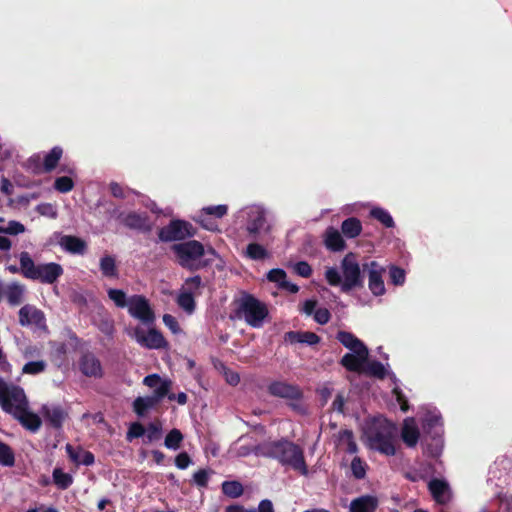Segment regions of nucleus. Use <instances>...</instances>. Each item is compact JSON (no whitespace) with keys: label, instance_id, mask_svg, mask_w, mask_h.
Segmentation results:
<instances>
[{"label":"nucleus","instance_id":"nucleus-10","mask_svg":"<svg viewBox=\"0 0 512 512\" xmlns=\"http://www.w3.org/2000/svg\"><path fill=\"white\" fill-rule=\"evenodd\" d=\"M128 313L143 324L151 325L155 321V313L148 299L143 295H132L127 306Z\"/></svg>","mask_w":512,"mask_h":512},{"label":"nucleus","instance_id":"nucleus-62","mask_svg":"<svg viewBox=\"0 0 512 512\" xmlns=\"http://www.w3.org/2000/svg\"><path fill=\"white\" fill-rule=\"evenodd\" d=\"M320 337L314 333V332H310V331H305V332H302V344H307V345H310V346H313V345H316L320 342Z\"/></svg>","mask_w":512,"mask_h":512},{"label":"nucleus","instance_id":"nucleus-60","mask_svg":"<svg viewBox=\"0 0 512 512\" xmlns=\"http://www.w3.org/2000/svg\"><path fill=\"white\" fill-rule=\"evenodd\" d=\"M393 395L395 396L397 402L400 405V409L403 412H407L409 409L408 400L402 390L399 387H395L392 390Z\"/></svg>","mask_w":512,"mask_h":512},{"label":"nucleus","instance_id":"nucleus-51","mask_svg":"<svg viewBox=\"0 0 512 512\" xmlns=\"http://www.w3.org/2000/svg\"><path fill=\"white\" fill-rule=\"evenodd\" d=\"M202 286V278L200 275H195L192 277L187 278L184 281V284L182 288L180 289L181 292H190L194 295V292L199 290Z\"/></svg>","mask_w":512,"mask_h":512},{"label":"nucleus","instance_id":"nucleus-2","mask_svg":"<svg viewBox=\"0 0 512 512\" xmlns=\"http://www.w3.org/2000/svg\"><path fill=\"white\" fill-rule=\"evenodd\" d=\"M342 276L335 267H329L325 271V279L330 286H340L343 293L364 287L363 263H359L357 255L347 253L340 263Z\"/></svg>","mask_w":512,"mask_h":512},{"label":"nucleus","instance_id":"nucleus-14","mask_svg":"<svg viewBox=\"0 0 512 512\" xmlns=\"http://www.w3.org/2000/svg\"><path fill=\"white\" fill-rule=\"evenodd\" d=\"M78 367L86 377L101 378L103 376L101 362L93 352L86 351L82 353L78 361Z\"/></svg>","mask_w":512,"mask_h":512},{"label":"nucleus","instance_id":"nucleus-54","mask_svg":"<svg viewBox=\"0 0 512 512\" xmlns=\"http://www.w3.org/2000/svg\"><path fill=\"white\" fill-rule=\"evenodd\" d=\"M162 428L159 423H149L146 430V438L148 442L158 440L161 436Z\"/></svg>","mask_w":512,"mask_h":512},{"label":"nucleus","instance_id":"nucleus-57","mask_svg":"<svg viewBox=\"0 0 512 512\" xmlns=\"http://www.w3.org/2000/svg\"><path fill=\"white\" fill-rule=\"evenodd\" d=\"M23 232H25V226L15 220L9 221L8 225L5 227V234L18 235Z\"/></svg>","mask_w":512,"mask_h":512},{"label":"nucleus","instance_id":"nucleus-45","mask_svg":"<svg viewBox=\"0 0 512 512\" xmlns=\"http://www.w3.org/2000/svg\"><path fill=\"white\" fill-rule=\"evenodd\" d=\"M15 463V455L12 448L0 441V464L3 466H13Z\"/></svg>","mask_w":512,"mask_h":512},{"label":"nucleus","instance_id":"nucleus-4","mask_svg":"<svg viewBox=\"0 0 512 512\" xmlns=\"http://www.w3.org/2000/svg\"><path fill=\"white\" fill-rule=\"evenodd\" d=\"M365 434L371 449L386 456H393L396 453L393 443L395 426L387 419L375 418L367 427Z\"/></svg>","mask_w":512,"mask_h":512},{"label":"nucleus","instance_id":"nucleus-23","mask_svg":"<svg viewBox=\"0 0 512 512\" xmlns=\"http://www.w3.org/2000/svg\"><path fill=\"white\" fill-rule=\"evenodd\" d=\"M428 489L437 503L445 504L449 500V485L446 481L434 478L429 482Z\"/></svg>","mask_w":512,"mask_h":512},{"label":"nucleus","instance_id":"nucleus-37","mask_svg":"<svg viewBox=\"0 0 512 512\" xmlns=\"http://www.w3.org/2000/svg\"><path fill=\"white\" fill-rule=\"evenodd\" d=\"M370 216L379 221L386 228H393L395 222L390 213L381 207H374L370 210Z\"/></svg>","mask_w":512,"mask_h":512},{"label":"nucleus","instance_id":"nucleus-34","mask_svg":"<svg viewBox=\"0 0 512 512\" xmlns=\"http://www.w3.org/2000/svg\"><path fill=\"white\" fill-rule=\"evenodd\" d=\"M365 375L370 377H375L377 379L383 380L388 375L385 366L377 360L368 361L364 365L363 372Z\"/></svg>","mask_w":512,"mask_h":512},{"label":"nucleus","instance_id":"nucleus-41","mask_svg":"<svg viewBox=\"0 0 512 512\" xmlns=\"http://www.w3.org/2000/svg\"><path fill=\"white\" fill-rule=\"evenodd\" d=\"M156 404L148 397H137L133 401V411L140 417L144 416L149 409H152Z\"/></svg>","mask_w":512,"mask_h":512},{"label":"nucleus","instance_id":"nucleus-39","mask_svg":"<svg viewBox=\"0 0 512 512\" xmlns=\"http://www.w3.org/2000/svg\"><path fill=\"white\" fill-rule=\"evenodd\" d=\"M52 476L54 484L61 490L68 489L73 483V477L65 473L61 468H55Z\"/></svg>","mask_w":512,"mask_h":512},{"label":"nucleus","instance_id":"nucleus-52","mask_svg":"<svg viewBox=\"0 0 512 512\" xmlns=\"http://www.w3.org/2000/svg\"><path fill=\"white\" fill-rule=\"evenodd\" d=\"M146 429L140 422H133L128 429L126 439L132 441L145 435Z\"/></svg>","mask_w":512,"mask_h":512},{"label":"nucleus","instance_id":"nucleus-28","mask_svg":"<svg viewBox=\"0 0 512 512\" xmlns=\"http://www.w3.org/2000/svg\"><path fill=\"white\" fill-rule=\"evenodd\" d=\"M337 442L338 446L343 448L345 452L349 454H355L358 452V446L354 439V434L352 430H341L338 433Z\"/></svg>","mask_w":512,"mask_h":512},{"label":"nucleus","instance_id":"nucleus-33","mask_svg":"<svg viewBox=\"0 0 512 512\" xmlns=\"http://www.w3.org/2000/svg\"><path fill=\"white\" fill-rule=\"evenodd\" d=\"M225 512H275V510L271 500L263 499L258 505V510L254 508L246 509L240 504H232L225 508Z\"/></svg>","mask_w":512,"mask_h":512},{"label":"nucleus","instance_id":"nucleus-42","mask_svg":"<svg viewBox=\"0 0 512 512\" xmlns=\"http://www.w3.org/2000/svg\"><path fill=\"white\" fill-rule=\"evenodd\" d=\"M183 438L182 432L179 429L174 428L166 435L164 445L168 449L177 450L180 448Z\"/></svg>","mask_w":512,"mask_h":512},{"label":"nucleus","instance_id":"nucleus-16","mask_svg":"<svg viewBox=\"0 0 512 512\" xmlns=\"http://www.w3.org/2000/svg\"><path fill=\"white\" fill-rule=\"evenodd\" d=\"M368 357L369 351H352L341 358L340 364L350 372L362 373Z\"/></svg>","mask_w":512,"mask_h":512},{"label":"nucleus","instance_id":"nucleus-8","mask_svg":"<svg viewBox=\"0 0 512 512\" xmlns=\"http://www.w3.org/2000/svg\"><path fill=\"white\" fill-rule=\"evenodd\" d=\"M197 229L188 221L173 219L166 226L158 231V238L161 242L183 241L194 237Z\"/></svg>","mask_w":512,"mask_h":512},{"label":"nucleus","instance_id":"nucleus-32","mask_svg":"<svg viewBox=\"0 0 512 512\" xmlns=\"http://www.w3.org/2000/svg\"><path fill=\"white\" fill-rule=\"evenodd\" d=\"M100 271L106 278H118L119 271L116 265V259L112 255H104L99 262Z\"/></svg>","mask_w":512,"mask_h":512},{"label":"nucleus","instance_id":"nucleus-6","mask_svg":"<svg viewBox=\"0 0 512 512\" xmlns=\"http://www.w3.org/2000/svg\"><path fill=\"white\" fill-rule=\"evenodd\" d=\"M235 313L237 318L244 319L249 326L260 328L269 311L265 303L253 295L245 293L240 298Z\"/></svg>","mask_w":512,"mask_h":512},{"label":"nucleus","instance_id":"nucleus-25","mask_svg":"<svg viewBox=\"0 0 512 512\" xmlns=\"http://www.w3.org/2000/svg\"><path fill=\"white\" fill-rule=\"evenodd\" d=\"M14 418H16L17 420H19V422L28 430L32 431V432H36L40 426H41V419L40 417L33 413V412H30L28 410V407L27 408H22L21 410H19L18 412H16L15 414H13Z\"/></svg>","mask_w":512,"mask_h":512},{"label":"nucleus","instance_id":"nucleus-7","mask_svg":"<svg viewBox=\"0 0 512 512\" xmlns=\"http://www.w3.org/2000/svg\"><path fill=\"white\" fill-rule=\"evenodd\" d=\"M0 405L5 412L11 415L22 408H27L28 401L23 388L8 384L0 377Z\"/></svg>","mask_w":512,"mask_h":512},{"label":"nucleus","instance_id":"nucleus-27","mask_svg":"<svg viewBox=\"0 0 512 512\" xmlns=\"http://www.w3.org/2000/svg\"><path fill=\"white\" fill-rule=\"evenodd\" d=\"M336 339L350 351H369L367 346L351 332L338 331Z\"/></svg>","mask_w":512,"mask_h":512},{"label":"nucleus","instance_id":"nucleus-35","mask_svg":"<svg viewBox=\"0 0 512 512\" xmlns=\"http://www.w3.org/2000/svg\"><path fill=\"white\" fill-rule=\"evenodd\" d=\"M420 432L416 425L405 422L402 428V439L409 447H414L419 440Z\"/></svg>","mask_w":512,"mask_h":512},{"label":"nucleus","instance_id":"nucleus-64","mask_svg":"<svg viewBox=\"0 0 512 512\" xmlns=\"http://www.w3.org/2000/svg\"><path fill=\"white\" fill-rule=\"evenodd\" d=\"M79 452H81L80 464H83L85 466H90L94 464L95 457L92 452L83 450L82 448H79Z\"/></svg>","mask_w":512,"mask_h":512},{"label":"nucleus","instance_id":"nucleus-43","mask_svg":"<svg viewBox=\"0 0 512 512\" xmlns=\"http://www.w3.org/2000/svg\"><path fill=\"white\" fill-rule=\"evenodd\" d=\"M107 294L110 300H112L116 307L125 308L129 304V298L127 299L126 293L121 289L110 288L107 290Z\"/></svg>","mask_w":512,"mask_h":512},{"label":"nucleus","instance_id":"nucleus-56","mask_svg":"<svg viewBox=\"0 0 512 512\" xmlns=\"http://www.w3.org/2000/svg\"><path fill=\"white\" fill-rule=\"evenodd\" d=\"M192 463V459L191 457L189 456V454L187 452H180L176 457H175V465L177 468L181 469V470H184L186 468L189 467V465Z\"/></svg>","mask_w":512,"mask_h":512},{"label":"nucleus","instance_id":"nucleus-50","mask_svg":"<svg viewBox=\"0 0 512 512\" xmlns=\"http://www.w3.org/2000/svg\"><path fill=\"white\" fill-rule=\"evenodd\" d=\"M389 277L392 284L395 286H401L405 282L406 273L404 269L391 265L389 268Z\"/></svg>","mask_w":512,"mask_h":512},{"label":"nucleus","instance_id":"nucleus-22","mask_svg":"<svg viewBox=\"0 0 512 512\" xmlns=\"http://www.w3.org/2000/svg\"><path fill=\"white\" fill-rule=\"evenodd\" d=\"M59 244L71 254L83 255L87 251L86 241L77 236L64 235L60 238Z\"/></svg>","mask_w":512,"mask_h":512},{"label":"nucleus","instance_id":"nucleus-5","mask_svg":"<svg viewBox=\"0 0 512 512\" xmlns=\"http://www.w3.org/2000/svg\"><path fill=\"white\" fill-rule=\"evenodd\" d=\"M19 262L22 276L29 280L53 284L63 274V268L58 263L50 262L36 265L27 251L20 253Z\"/></svg>","mask_w":512,"mask_h":512},{"label":"nucleus","instance_id":"nucleus-46","mask_svg":"<svg viewBox=\"0 0 512 512\" xmlns=\"http://www.w3.org/2000/svg\"><path fill=\"white\" fill-rule=\"evenodd\" d=\"M351 471L355 479L361 480L366 476L367 464L358 456L351 461Z\"/></svg>","mask_w":512,"mask_h":512},{"label":"nucleus","instance_id":"nucleus-44","mask_svg":"<svg viewBox=\"0 0 512 512\" xmlns=\"http://www.w3.org/2000/svg\"><path fill=\"white\" fill-rule=\"evenodd\" d=\"M25 168L35 175L46 173L43 168V158H41L40 154H33L29 157L25 162Z\"/></svg>","mask_w":512,"mask_h":512},{"label":"nucleus","instance_id":"nucleus-19","mask_svg":"<svg viewBox=\"0 0 512 512\" xmlns=\"http://www.w3.org/2000/svg\"><path fill=\"white\" fill-rule=\"evenodd\" d=\"M246 230L250 238L256 240L262 231H268L266 216L263 211H256L250 215Z\"/></svg>","mask_w":512,"mask_h":512},{"label":"nucleus","instance_id":"nucleus-31","mask_svg":"<svg viewBox=\"0 0 512 512\" xmlns=\"http://www.w3.org/2000/svg\"><path fill=\"white\" fill-rule=\"evenodd\" d=\"M24 291L25 288L22 284L16 282L9 284L5 291L8 304L10 306L20 305L23 301Z\"/></svg>","mask_w":512,"mask_h":512},{"label":"nucleus","instance_id":"nucleus-53","mask_svg":"<svg viewBox=\"0 0 512 512\" xmlns=\"http://www.w3.org/2000/svg\"><path fill=\"white\" fill-rule=\"evenodd\" d=\"M193 483L200 488H206L209 482V471L206 469H199L192 476Z\"/></svg>","mask_w":512,"mask_h":512},{"label":"nucleus","instance_id":"nucleus-58","mask_svg":"<svg viewBox=\"0 0 512 512\" xmlns=\"http://www.w3.org/2000/svg\"><path fill=\"white\" fill-rule=\"evenodd\" d=\"M163 323L174 334H177V333H179L181 331V328L179 326V323H178L177 319L174 316H172L171 314H164L163 315Z\"/></svg>","mask_w":512,"mask_h":512},{"label":"nucleus","instance_id":"nucleus-38","mask_svg":"<svg viewBox=\"0 0 512 512\" xmlns=\"http://www.w3.org/2000/svg\"><path fill=\"white\" fill-rule=\"evenodd\" d=\"M222 492L227 497L235 499L242 496L244 488L243 485L237 480L224 481L222 483Z\"/></svg>","mask_w":512,"mask_h":512},{"label":"nucleus","instance_id":"nucleus-59","mask_svg":"<svg viewBox=\"0 0 512 512\" xmlns=\"http://www.w3.org/2000/svg\"><path fill=\"white\" fill-rule=\"evenodd\" d=\"M295 272L304 278H308L312 275V268L306 261H300L295 264L294 267Z\"/></svg>","mask_w":512,"mask_h":512},{"label":"nucleus","instance_id":"nucleus-40","mask_svg":"<svg viewBox=\"0 0 512 512\" xmlns=\"http://www.w3.org/2000/svg\"><path fill=\"white\" fill-rule=\"evenodd\" d=\"M245 254L249 259L255 261L264 260L269 257L268 251L256 242L247 245Z\"/></svg>","mask_w":512,"mask_h":512},{"label":"nucleus","instance_id":"nucleus-55","mask_svg":"<svg viewBox=\"0 0 512 512\" xmlns=\"http://www.w3.org/2000/svg\"><path fill=\"white\" fill-rule=\"evenodd\" d=\"M331 319V313L327 308L321 307L316 309L314 313V320L320 324L325 325L327 324Z\"/></svg>","mask_w":512,"mask_h":512},{"label":"nucleus","instance_id":"nucleus-24","mask_svg":"<svg viewBox=\"0 0 512 512\" xmlns=\"http://www.w3.org/2000/svg\"><path fill=\"white\" fill-rule=\"evenodd\" d=\"M93 324L107 337L112 338L115 333L114 320L102 306L94 318Z\"/></svg>","mask_w":512,"mask_h":512},{"label":"nucleus","instance_id":"nucleus-21","mask_svg":"<svg viewBox=\"0 0 512 512\" xmlns=\"http://www.w3.org/2000/svg\"><path fill=\"white\" fill-rule=\"evenodd\" d=\"M267 279L270 282L276 283L279 289L289 291L290 293H297L299 291V287L296 284L287 281V274L281 268L271 269L267 273Z\"/></svg>","mask_w":512,"mask_h":512},{"label":"nucleus","instance_id":"nucleus-12","mask_svg":"<svg viewBox=\"0 0 512 512\" xmlns=\"http://www.w3.org/2000/svg\"><path fill=\"white\" fill-rule=\"evenodd\" d=\"M134 338L141 346L148 349H162L167 346V341L162 333L154 328L145 332L142 328L136 327Z\"/></svg>","mask_w":512,"mask_h":512},{"label":"nucleus","instance_id":"nucleus-13","mask_svg":"<svg viewBox=\"0 0 512 512\" xmlns=\"http://www.w3.org/2000/svg\"><path fill=\"white\" fill-rule=\"evenodd\" d=\"M267 391L271 396L290 401H298L303 397V393L299 386L287 383L285 381L271 382L267 387Z\"/></svg>","mask_w":512,"mask_h":512},{"label":"nucleus","instance_id":"nucleus-9","mask_svg":"<svg viewBox=\"0 0 512 512\" xmlns=\"http://www.w3.org/2000/svg\"><path fill=\"white\" fill-rule=\"evenodd\" d=\"M364 277L368 278V289L376 296H382L386 293L384 284V274L386 269L375 260H365L363 262Z\"/></svg>","mask_w":512,"mask_h":512},{"label":"nucleus","instance_id":"nucleus-17","mask_svg":"<svg viewBox=\"0 0 512 512\" xmlns=\"http://www.w3.org/2000/svg\"><path fill=\"white\" fill-rule=\"evenodd\" d=\"M19 324L21 326H29L34 324L40 326L45 322L44 313L32 305H24L18 312Z\"/></svg>","mask_w":512,"mask_h":512},{"label":"nucleus","instance_id":"nucleus-47","mask_svg":"<svg viewBox=\"0 0 512 512\" xmlns=\"http://www.w3.org/2000/svg\"><path fill=\"white\" fill-rule=\"evenodd\" d=\"M171 384L172 382L170 380H165L160 386L154 389L152 395L148 397L157 405L163 398H168Z\"/></svg>","mask_w":512,"mask_h":512},{"label":"nucleus","instance_id":"nucleus-20","mask_svg":"<svg viewBox=\"0 0 512 512\" xmlns=\"http://www.w3.org/2000/svg\"><path fill=\"white\" fill-rule=\"evenodd\" d=\"M378 505L379 501L376 496L362 495L351 501L349 512H376Z\"/></svg>","mask_w":512,"mask_h":512},{"label":"nucleus","instance_id":"nucleus-61","mask_svg":"<svg viewBox=\"0 0 512 512\" xmlns=\"http://www.w3.org/2000/svg\"><path fill=\"white\" fill-rule=\"evenodd\" d=\"M166 379H162L158 374H150L144 377L143 384L149 388L156 389Z\"/></svg>","mask_w":512,"mask_h":512},{"label":"nucleus","instance_id":"nucleus-63","mask_svg":"<svg viewBox=\"0 0 512 512\" xmlns=\"http://www.w3.org/2000/svg\"><path fill=\"white\" fill-rule=\"evenodd\" d=\"M286 342L290 344L301 343L302 344V331H289L284 335Z\"/></svg>","mask_w":512,"mask_h":512},{"label":"nucleus","instance_id":"nucleus-30","mask_svg":"<svg viewBox=\"0 0 512 512\" xmlns=\"http://www.w3.org/2000/svg\"><path fill=\"white\" fill-rule=\"evenodd\" d=\"M362 232V223L356 217H349L341 224V233L349 239L356 238Z\"/></svg>","mask_w":512,"mask_h":512},{"label":"nucleus","instance_id":"nucleus-11","mask_svg":"<svg viewBox=\"0 0 512 512\" xmlns=\"http://www.w3.org/2000/svg\"><path fill=\"white\" fill-rule=\"evenodd\" d=\"M113 215L115 216L116 220L131 230L148 232L152 228L149 221V216L145 212L138 213L135 211H130L125 213L122 211L114 210Z\"/></svg>","mask_w":512,"mask_h":512},{"label":"nucleus","instance_id":"nucleus-48","mask_svg":"<svg viewBox=\"0 0 512 512\" xmlns=\"http://www.w3.org/2000/svg\"><path fill=\"white\" fill-rule=\"evenodd\" d=\"M47 364L43 360L27 362L23 368V374L37 375L45 371Z\"/></svg>","mask_w":512,"mask_h":512},{"label":"nucleus","instance_id":"nucleus-15","mask_svg":"<svg viewBox=\"0 0 512 512\" xmlns=\"http://www.w3.org/2000/svg\"><path fill=\"white\" fill-rule=\"evenodd\" d=\"M228 212V206L224 204L216 205V206H207L203 207L196 218V221L205 229L209 231H214L217 229V224L207 219V216H213L215 218H223Z\"/></svg>","mask_w":512,"mask_h":512},{"label":"nucleus","instance_id":"nucleus-29","mask_svg":"<svg viewBox=\"0 0 512 512\" xmlns=\"http://www.w3.org/2000/svg\"><path fill=\"white\" fill-rule=\"evenodd\" d=\"M63 156V149L60 146H54L43 157V168L46 173H51L57 168Z\"/></svg>","mask_w":512,"mask_h":512},{"label":"nucleus","instance_id":"nucleus-1","mask_svg":"<svg viewBox=\"0 0 512 512\" xmlns=\"http://www.w3.org/2000/svg\"><path fill=\"white\" fill-rule=\"evenodd\" d=\"M171 251L175 256L176 263L190 272H195L212 265L217 256L214 248L209 247L206 249L197 240L175 243L171 246Z\"/></svg>","mask_w":512,"mask_h":512},{"label":"nucleus","instance_id":"nucleus-26","mask_svg":"<svg viewBox=\"0 0 512 512\" xmlns=\"http://www.w3.org/2000/svg\"><path fill=\"white\" fill-rule=\"evenodd\" d=\"M324 243L326 248L333 252H340L346 248V243L341 233L333 227L326 229Z\"/></svg>","mask_w":512,"mask_h":512},{"label":"nucleus","instance_id":"nucleus-49","mask_svg":"<svg viewBox=\"0 0 512 512\" xmlns=\"http://www.w3.org/2000/svg\"><path fill=\"white\" fill-rule=\"evenodd\" d=\"M53 186L60 193H68L74 188V181L69 176H61L55 179Z\"/></svg>","mask_w":512,"mask_h":512},{"label":"nucleus","instance_id":"nucleus-3","mask_svg":"<svg viewBox=\"0 0 512 512\" xmlns=\"http://www.w3.org/2000/svg\"><path fill=\"white\" fill-rule=\"evenodd\" d=\"M261 449L265 457L275 459L281 465L288 466L301 475L306 476L308 474L304 451L298 444L288 439L281 438L264 443Z\"/></svg>","mask_w":512,"mask_h":512},{"label":"nucleus","instance_id":"nucleus-36","mask_svg":"<svg viewBox=\"0 0 512 512\" xmlns=\"http://www.w3.org/2000/svg\"><path fill=\"white\" fill-rule=\"evenodd\" d=\"M177 305L188 314H192L196 308V302L194 295L190 292H179L177 299Z\"/></svg>","mask_w":512,"mask_h":512},{"label":"nucleus","instance_id":"nucleus-18","mask_svg":"<svg viewBox=\"0 0 512 512\" xmlns=\"http://www.w3.org/2000/svg\"><path fill=\"white\" fill-rule=\"evenodd\" d=\"M42 414L44 419L54 429H61L68 413L60 405L43 406Z\"/></svg>","mask_w":512,"mask_h":512}]
</instances>
